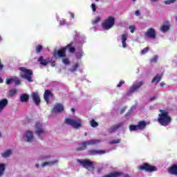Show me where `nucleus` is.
<instances>
[{"label": "nucleus", "mask_w": 177, "mask_h": 177, "mask_svg": "<svg viewBox=\"0 0 177 177\" xmlns=\"http://www.w3.org/2000/svg\"><path fill=\"white\" fill-rule=\"evenodd\" d=\"M160 113L158 114V122L162 127H168L172 121V118L169 116V113L162 109L160 110Z\"/></svg>", "instance_id": "obj_1"}, {"label": "nucleus", "mask_w": 177, "mask_h": 177, "mask_svg": "<svg viewBox=\"0 0 177 177\" xmlns=\"http://www.w3.org/2000/svg\"><path fill=\"white\" fill-rule=\"evenodd\" d=\"M19 71H21L19 74L21 78L27 80L28 82H32V70L27 69L24 67L19 68Z\"/></svg>", "instance_id": "obj_2"}, {"label": "nucleus", "mask_w": 177, "mask_h": 177, "mask_svg": "<svg viewBox=\"0 0 177 177\" xmlns=\"http://www.w3.org/2000/svg\"><path fill=\"white\" fill-rule=\"evenodd\" d=\"M99 143H100V140L92 139L84 141L81 144L82 146L76 149V151H84V150H86L88 146H95V145H99Z\"/></svg>", "instance_id": "obj_3"}, {"label": "nucleus", "mask_w": 177, "mask_h": 177, "mask_svg": "<svg viewBox=\"0 0 177 177\" xmlns=\"http://www.w3.org/2000/svg\"><path fill=\"white\" fill-rule=\"evenodd\" d=\"M65 124L70 125L73 128H75V129H78V128L82 127V120L80 118H76L75 120L66 118L65 119Z\"/></svg>", "instance_id": "obj_4"}, {"label": "nucleus", "mask_w": 177, "mask_h": 177, "mask_svg": "<svg viewBox=\"0 0 177 177\" xmlns=\"http://www.w3.org/2000/svg\"><path fill=\"white\" fill-rule=\"evenodd\" d=\"M138 169L139 171H145V172H156L158 169L149 163H144L138 167Z\"/></svg>", "instance_id": "obj_5"}, {"label": "nucleus", "mask_w": 177, "mask_h": 177, "mask_svg": "<svg viewBox=\"0 0 177 177\" xmlns=\"http://www.w3.org/2000/svg\"><path fill=\"white\" fill-rule=\"evenodd\" d=\"M115 23V19L111 16H109L102 24V28L105 30H110V28L114 26Z\"/></svg>", "instance_id": "obj_6"}, {"label": "nucleus", "mask_w": 177, "mask_h": 177, "mask_svg": "<svg viewBox=\"0 0 177 177\" xmlns=\"http://www.w3.org/2000/svg\"><path fill=\"white\" fill-rule=\"evenodd\" d=\"M78 161L80 164H81L84 168L88 169V171H93V169H95V165L93 164V162L89 160H79Z\"/></svg>", "instance_id": "obj_7"}, {"label": "nucleus", "mask_w": 177, "mask_h": 177, "mask_svg": "<svg viewBox=\"0 0 177 177\" xmlns=\"http://www.w3.org/2000/svg\"><path fill=\"white\" fill-rule=\"evenodd\" d=\"M66 56V51L65 47L59 49V50H55L53 54V57L54 59L57 60V59H63Z\"/></svg>", "instance_id": "obj_8"}, {"label": "nucleus", "mask_w": 177, "mask_h": 177, "mask_svg": "<svg viewBox=\"0 0 177 177\" xmlns=\"http://www.w3.org/2000/svg\"><path fill=\"white\" fill-rule=\"evenodd\" d=\"M142 85H143V81H140L137 84H133L130 87V90L127 92V96H131L132 93H135V92H136V91L139 89L142 86Z\"/></svg>", "instance_id": "obj_9"}, {"label": "nucleus", "mask_w": 177, "mask_h": 177, "mask_svg": "<svg viewBox=\"0 0 177 177\" xmlns=\"http://www.w3.org/2000/svg\"><path fill=\"white\" fill-rule=\"evenodd\" d=\"M30 96L36 106L41 104V97H39V93H38V92L32 93Z\"/></svg>", "instance_id": "obj_10"}, {"label": "nucleus", "mask_w": 177, "mask_h": 177, "mask_svg": "<svg viewBox=\"0 0 177 177\" xmlns=\"http://www.w3.org/2000/svg\"><path fill=\"white\" fill-rule=\"evenodd\" d=\"M145 35L148 38H151V39H156V30L150 28L145 32Z\"/></svg>", "instance_id": "obj_11"}, {"label": "nucleus", "mask_w": 177, "mask_h": 177, "mask_svg": "<svg viewBox=\"0 0 177 177\" xmlns=\"http://www.w3.org/2000/svg\"><path fill=\"white\" fill-rule=\"evenodd\" d=\"M88 156H102V154H106V151L104 150H96L90 149L87 151Z\"/></svg>", "instance_id": "obj_12"}, {"label": "nucleus", "mask_w": 177, "mask_h": 177, "mask_svg": "<svg viewBox=\"0 0 177 177\" xmlns=\"http://www.w3.org/2000/svg\"><path fill=\"white\" fill-rule=\"evenodd\" d=\"M168 174L177 176V164H173L167 168Z\"/></svg>", "instance_id": "obj_13"}, {"label": "nucleus", "mask_w": 177, "mask_h": 177, "mask_svg": "<svg viewBox=\"0 0 177 177\" xmlns=\"http://www.w3.org/2000/svg\"><path fill=\"white\" fill-rule=\"evenodd\" d=\"M124 124V122H120L117 124H115L112 126L109 129V131L110 133H114V132H116V131H118L121 127Z\"/></svg>", "instance_id": "obj_14"}, {"label": "nucleus", "mask_w": 177, "mask_h": 177, "mask_svg": "<svg viewBox=\"0 0 177 177\" xmlns=\"http://www.w3.org/2000/svg\"><path fill=\"white\" fill-rule=\"evenodd\" d=\"M53 94L49 90H46L44 94V99L47 104H49V97H52Z\"/></svg>", "instance_id": "obj_15"}, {"label": "nucleus", "mask_w": 177, "mask_h": 177, "mask_svg": "<svg viewBox=\"0 0 177 177\" xmlns=\"http://www.w3.org/2000/svg\"><path fill=\"white\" fill-rule=\"evenodd\" d=\"M36 134L37 136H41L42 133H44V129L42 128V125L39 122L36 123Z\"/></svg>", "instance_id": "obj_16"}, {"label": "nucleus", "mask_w": 177, "mask_h": 177, "mask_svg": "<svg viewBox=\"0 0 177 177\" xmlns=\"http://www.w3.org/2000/svg\"><path fill=\"white\" fill-rule=\"evenodd\" d=\"M28 100H30V95H28V94L24 93L21 95L19 97V102H21V103H27Z\"/></svg>", "instance_id": "obj_17"}, {"label": "nucleus", "mask_w": 177, "mask_h": 177, "mask_svg": "<svg viewBox=\"0 0 177 177\" xmlns=\"http://www.w3.org/2000/svg\"><path fill=\"white\" fill-rule=\"evenodd\" d=\"M64 110V106L62 104H57L53 107V111L55 113H62Z\"/></svg>", "instance_id": "obj_18"}, {"label": "nucleus", "mask_w": 177, "mask_h": 177, "mask_svg": "<svg viewBox=\"0 0 177 177\" xmlns=\"http://www.w3.org/2000/svg\"><path fill=\"white\" fill-rule=\"evenodd\" d=\"M137 125L140 131H143V129H145L147 126V123L145 120H140L138 122Z\"/></svg>", "instance_id": "obj_19"}, {"label": "nucleus", "mask_w": 177, "mask_h": 177, "mask_svg": "<svg viewBox=\"0 0 177 177\" xmlns=\"http://www.w3.org/2000/svg\"><path fill=\"white\" fill-rule=\"evenodd\" d=\"M8 101L6 98L0 100V113L2 111V110H3V109H5V107H6V106H8Z\"/></svg>", "instance_id": "obj_20"}, {"label": "nucleus", "mask_w": 177, "mask_h": 177, "mask_svg": "<svg viewBox=\"0 0 177 177\" xmlns=\"http://www.w3.org/2000/svg\"><path fill=\"white\" fill-rule=\"evenodd\" d=\"M164 75V74L161 73V74H157L151 80L152 84L154 82H156V84H158V82H160V81H161V78H162V76Z\"/></svg>", "instance_id": "obj_21"}, {"label": "nucleus", "mask_w": 177, "mask_h": 177, "mask_svg": "<svg viewBox=\"0 0 177 177\" xmlns=\"http://www.w3.org/2000/svg\"><path fill=\"white\" fill-rule=\"evenodd\" d=\"M26 138L27 139V142H31V140L34 139V134L32 133V131H27L26 132Z\"/></svg>", "instance_id": "obj_22"}, {"label": "nucleus", "mask_w": 177, "mask_h": 177, "mask_svg": "<svg viewBox=\"0 0 177 177\" xmlns=\"http://www.w3.org/2000/svg\"><path fill=\"white\" fill-rule=\"evenodd\" d=\"M37 62H41L40 64L41 66H48V64L49 63V58H48V59H44V57L43 56H40L37 60Z\"/></svg>", "instance_id": "obj_23"}, {"label": "nucleus", "mask_w": 177, "mask_h": 177, "mask_svg": "<svg viewBox=\"0 0 177 177\" xmlns=\"http://www.w3.org/2000/svg\"><path fill=\"white\" fill-rule=\"evenodd\" d=\"M66 48V50H68L70 53H75V48L73 47V42L68 44V45L64 47Z\"/></svg>", "instance_id": "obj_24"}, {"label": "nucleus", "mask_w": 177, "mask_h": 177, "mask_svg": "<svg viewBox=\"0 0 177 177\" xmlns=\"http://www.w3.org/2000/svg\"><path fill=\"white\" fill-rule=\"evenodd\" d=\"M55 164H57V160L50 161V162H44L41 164L42 168H45L47 165H55Z\"/></svg>", "instance_id": "obj_25"}, {"label": "nucleus", "mask_w": 177, "mask_h": 177, "mask_svg": "<svg viewBox=\"0 0 177 177\" xmlns=\"http://www.w3.org/2000/svg\"><path fill=\"white\" fill-rule=\"evenodd\" d=\"M11 154H12V150L8 149L7 151L1 153V157L3 158H8V157H10Z\"/></svg>", "instance_id": "obj_26"}, {"label": "nucleus", "mask_w": 177, "mask_h": 177, "mask_svg": "<svg viewBox=\"0 0 177 177\" xmlns=\"http://www.w3.org/2000/svg\"><path fill=\"white\" fill-rule=\"evenodd\" d=\"M15 81H16V76H14L10 79H6V84L7 85H10V84H13V82H15Z\"/></svg>", "instance_id": "obj_27"}, {"label": "nucleus", "mask_w": 177, "mask_h": 177, "mask_svg": "<svg viewBox=\"0 0 177 177\" xmlns=\"http://www.w3.org/2000/svg\"><path fill=\"white\" fill-rule=\"evenodd\" d=\"M160 30L162 32H167V31L169 30V25H162L160 27Z\"/></svg>", "instance_id": "obj_28"}, {"label": "nucleus", "mask_w": 177, "mask_h": 177, "mask_svg": "<svg viewBox=\"0 0 177 177\" xmlns=\"http://www.w3.org/2000/svg\"><path fill=\"white\" fill-rule=\"evenodd\" d=\"M90 125L92 127V128H96V127H99V123L95 121L94 119H92L90 121Z\"/></svg>", "instance_id": "obj_29"}, {"label": "nucleus", "mask_w": 177, "mask_h": 177, "mask_svg": "<svg viewBox=\"0 0 177 177\" xmlns=\"http://www.w3.org/2000/svg\"><path fill=\"white\" fill-rule=\"evenodd\" d=\"M129 130L133 131H139V127H138V124H131L129 126Z\"/></svg>", "instance_id": "obj_30"}, {"label": "nucleus", "mask_w": 177, "mask_h": 177, "mask_svg": "<svg viewBox=\"0 0 177 177\" xmlns=\"http://www.w3.org/2000/svg\"><path fill=\"white\" fill-rule=\"evenodd\" d=\"M3 172H5V165L0 163V176L3 175Z\"/></svg>", "instance_id": "obj_31"}, {"label": "nucleus", "mask_w": 177, "mask_h": 177, "mask_svg": "<svg viewBox=\"0 0 177 177\" xmlns=\"http://www.w3.org/2000/svg\"><path fill=\"white\" fill-rule=\"evenodd\" d=\"M120 142H121V140L120 139L113 140H111L109 142V145H117V144L120 143Z\"/></svg>", "instance_id": "obj_32"}, {"label": "nucleus", "mask_w": 177, "mask_h": 177, "mask_svg": "<svg viewBox=\"0 0 177 177\" xmlns=\"http://www.w3.org/2000/svg\"><path fill=\"white\" fill-rule=\"evenodd\" d=\"M43 47L41 45H38L36 46V52L37 53H41L42 52Z\"/></svg>", "instance_id": "obj_33"}, {"label": "nucleus", "mask_w": 177, "mask_h": 177, "mask_svg": "<svg viewBox=\"0 0 177 177\" xmlns=\"http://www.w3.org/2000/svg\"><path fill=\"white\" fill-rule=\"evenodd\" d=\"M176 0H167L163 2L165 5H171V3H174Z\"/></svg>", "instance_id": "obj_34"}, {"label": "nucleus", "mask_w": 177, "mask_h": 177, "mask_svg": "<svg viewBox=\"0 0 177 177\" xmlns=\"http://www.w3.org/2000/svg\"><path fill=\"white\" fill-rule=\"evenodd\" d=\"M158 60V57L157 55H155L153 58L150 59L151 63H157V61Z\"/></svg>", "instance_id": "obj_35"}, {"label": "nucleus", "mask_w": 177, "mask_h": 177, "mask_svg": "<svg viewBox=\"0 0 177 177\" xmlns=\"http://www.w3.org/2000/svg\"><path fill=\"white\" fill-rule=\"evenodd\" d=\"M17 90L16 89H11L10 91V96H15L16 95V93H17Z\"/></svg>", "instance_id": "obj_36"}, {"label": "nucleus", "mask_w": 177, "mask_h": 177, "mask_svg": "<svg viewBox=\"0 0 177 177\" xmlns=\"http://www.w3.org/2000/svg\"><path fill=\"white\" fill-rule=\"evenodd\" d=\"M150 48L149 47H145V48H143L141 51V55H146V53H147V52H149V50Z\"/></svg>", "instance_id": "obj_37"}, {"label": "nucleus", "mask_w": 177, "mask_h": 177, "mask_svg": "<svg viewBox=\"0 0 177 177\" xmlns=\"http://www.w3.org/2000/svg\"><path fill=\"white\" fill-rule=\"evenodd\" d=\"M62 63L65 65L70 64V60L68 58H62Z\"/></svg>", "instance_id": "obj_38"}, {"label": "nucleus", "mask_w": 177, "mask_h": 177, "mask_svg": "<svg viewBox=\"0 0 177 177\" xmlns=\"http://www.w3.org/2000/svg\"><path fill=\"white\" fill-rule=\"evenodd\" d=\"M15 82V85L16 86H17V85H21V82L20 81V80L17 79V77H15V80L14 81Z\"/></svg>", "instance_id": "obj_39"}, {"label": "nucleus", "mask_w": 177, "mask_h": 177, "mask_svg": "<svg viewBox=\"0 0 177 177\" xmlns=\"http://www.w3.org/2000/svg\"><path fill=\"white\" fill-rule=\"evenodd\" d=\"M99 21H100V17H97L95 18V19H94L93 21H92V24L95 25V24H97V23H99Z\"/></svg>", "instance_id": "obj_40"}, {"label": "nucleus", "mask_w": 177, "mask_h": 177, "mask_svg": "<svg viewBox=\"0 0 177 177\" xmlns=\"http://www.w3.org/2000/svg\"><path fill=\"white\" fill-rule=\"evenodd\" d=\"M127 34L122 35V42H127Z\"/></svg>", "instance_id": "obj_41"}, {"label": "nucleus", "mask_w": 177, "mask_h": 177, "mask_svg": "<svg viewBox=\"0 0 177 177\" xmlns=\"http://www.w3.org/2000/svg\"><path fill=\"white\" fill-rule=\"evenodd\" d=\"M46 158H50V156H41L39 160L42 161L46 160Z\"/></svg>", "instance_id": "obj_42"}, {"label": "nucleus", "mask_w": 177, "mask_h": 177, "mask_svg": "<svg viewBox=\"0 0 177 177\" xmlns=\"http://www.w3.org/2000/svg\"><path fill=\"white\" fill-rule=\"evenodd\" d=\"M84 54L83 52H80L76 53V57L77 59H81L82 57V55Z\"/></svg>", "instance_id": "obj_43"}, {"label": "nucleus", "mask_w": 177, "mask_h": 177, "mask_svg": "<svg viewBox=\"0 0 177 177\" xmlns=\"http://www.w3.org/2000/svg\"><path fill=\"white\" fill-rule=\"evenodd\" d=\"M124 84H125V81L120 80V82L117 85L118 88H121Z\"/></svg>", "instance_id": "obj_44"}, {"label": "nucleus", "mask_w": 177, "mask_h": 177, "mask_svg": "<svg viewBox=\"0 0 177 177\" xmlns=\"http://www.w3.org/2000/svg\"><path fill=\"white\" fill-rule=\"evenodd\" d=\"M129 30H130L131 32L133 33V32H135L136 28L135 27V26H130Z\"/></svg>", "instance_id": "obj_45"}, {"label": "nucleus", "mask_w": 177, "mask_h": 177, "mask_svg": "<svg viewBox=\"0 0 177 177\" xmlns=\"http://www.w3.org/2000/svg\"><path fill=\"white\" fill-rule=\"evenodd\" d=\"M78 67H80V65H78V64H75L72 68V71H76Z\"/></svg>", "instance_id": "obj_46"}, {"label": "nucleus", "mask_w": 177, "mask_h": 177, "mask_svg": "<svg viewBox=\"0 0 177 177\" xmlns=\"http://www.w3.org/2000/svg\"><path fill=\"white\" fill-rule=\"evenodd\" d=\"M131 113H132V111H129L125 114L124 117H125L126 118H128V117H129V116L131 115Z\"/></svg>", "instance_id": "obj_47"}, {"label": "nucleus", "mask_w": 177, "mask_h": 177, "mask_svg": "<svg viewBox=\"0 0 177 177\" xmlns=\"http://www.w3.org/2000/svg\"><path fill=\"white\" fill-rule=\"evenodd\" d=\"M91 8L93 9V12H96V5L95 3L91 4Z\"/></svg>", "instance_id": "obj_48"}, {"label": "nucleus", "mask_w": 177, "mask_h": 177, "mask_svg": "<svg viewBox=\"0 0 177 177\" xmlns=\"http://www.w3.org/2000/svg\"><path fill=\"white\" fill-rule=\"evenodd\" d=\"M59 24H60V26H64V24H66V20L62 19V20L59 21Z\"/></svg>", "instance_id": "obj_49"}, {"label": "nucleus", "mask_w": 177, "mask_h": 177, "mask_svg": "<svg viewBox=\"0 0 177 177\" xmlns=\"http://www.w3.org/2000/svg\"><path fill=\"white\" fill-rule=\"evenodd\" d=\"M136 16H140V11L137 10L135 12Z\"/></svg>", "instance_id": "obj_50"}, {"label": "nucleus", "mask_w": 177, "mask_h": 177, "mask_svg": "<svg viewBox=\"0 0 177 177\" xmlns=\"http://www.w3.org/2000/svg\"><path fill=\"white\" fill-rule=\"evenodd\" d=\"M122 44L124 48H127V41H122Z\"/></svg>", "instance_id": "obj_51"}, {"label": "nucleus", "mask_w": 177, "mask_h": 177, "mask_svg": "<svg viewBox=\"0 0 177 177\" xmlns=\"http://www.w3.org/2000/svg\"><path fill=\"white\" fill-rule=\"evenodd\" d=\"M56 66V62L53 61L51 62V67H55Z\"/></svg>", "instance_id": "obj_52"}, {"label": "nucleus", "mask_w": 177, "mask_h": 177, "mask_svg": "<svg viewBox=\"0 0 177 177\" xmlns=\"http://www.w3.org/2000/svg\"><path fill=\"white\" fill-rule=\"evenodd\" d=\"M160 86H161V88H164V86H165V83L164 82H162L160 83Z\"/></svg>", "instance_id": "obj_53"}, {"label": "nucleus", "mask_w": 177, "mask_h": 177, "mask_svg": "<svg viewBox=\"0 0 177 177\" xmlns=\"http://www.w3.org/2000/svg\"><path fill=\"white\" fill-rule=\"evenodd\" d=\"M156 99H157V97L154 96L150 98V101L153 102V100H156Z\"/></svg>", "instance_id": "obj_54"}, {"label": "nucleus", "mask_w": 177, "mask_h": 177, "mask_svg": "<svg viewBox=\"0 0 177 177\" xmlns=\"http://www.w3.org/2000/svg\"><path fill=\"white\" fill-rule=\"evenodd\" d=\"M122 177H131L129 174H123L122 175Z\"/></svg>", "instance_id": "obj_55"}, {"label": "nucleus", "mask_w": 177, "mask_h": 177, "mask_svg": "<svg viewBox=\"0 0 177 177\" xmlns=\"http://www.w3.org/2000/svg\"><path fill=\"white\" fill-rule=\"evenodd\" d=\"M124 113H125V109H122L120 114H124Z\"/></svg>", "instance_id": "obj_56"}, {"label": "nucleus", "mask_w": 177, "mask_h": 177, "mask_svg": "<svg viewBox=\"0 0 177 177\" xmlns=\"http://www.w3.org/2000/svg\"><path fill=\"white\" fill-rule=\"evenodd\" d=\"M70 15H71V17L72 19H74V13L71 12Z\"/></svg>", "instance_id": "obj_57"}, {"label": "nucleus", "mask_w": 177, "mask_h": 177, "mask_svg": "<svg viewBox=\"0 0 177 177\" xmlns=\"http://www.w3.org/2000/svg\"><path fill=\"white\" fill-rule=\"evenodd\" d=\"M71 111L74 113H75V109L74 108H72Z\"/></svg>", "instance_id": "obj_58"}, {"label": "nucleus", "mask_w": 177, "mask_h": 177, "mask_svg": "<svg viewBox=\"0 0 177 177\" xmlns=\"http://www.w3.org/2000/svg\"><path fill=\"white\" fill-rule=\"evenodd\" d=\"M151 2H158V0H150Z\"/></svg>", "instance_id": "obj_59"}, {"label": "nucleus", "mask_w": 177, "mask_h": 177, "mask_svg": "<svg viewBox=\"0 0 177 177\" xmlns=\"http://www.w3.org/2000/svg\"><path fill=\"white\" fill-rule=\"evenodd\" d=\"M35 167H36V168H39V164H36Z\"/></svg>", "instance_id": "obj_60"}, {"label": "nucleus", "mask_w": 177, "mask_h": 177, "mask_svg": "<svg viewBox=\"0 0 177 177\" xmlns=\"http://www.w3.org/2000/svg\"><path fill=\"white\" fill-rule=\"evenodd\" d=\"M2 137V134H1V133H0V138H1Z\"/></svg>", "instance_id": "obj_61"}, {"label": "nucleus", "mask_w": 177, "mask_h": 177, "mask_svg": "<svg viewBox=\"0 0 177 177\" xmlns=\"http://www.w3.org/2000/svg\"><path fill=\"white\" fill-rule=\"evenodd\" d=\"M96 1V2H99V0H95Z\"/></svg>", "instance_id": "obj_62"}, {"label": "nucleus", "mask_w": 177, "mask_h": 177, "mask_svg": "<svg viewBox=\"0 0 177 177\" xmlns=\"http://www.w3.org/2000/svg\"><path fill=\"white\" fill-rule=\"evenodd\" d=\"M85 136H86V133H85Z\"/></svg>", "instance_id": "obj_63"}, {"label": "nucleus", "mask_w": 177, "mask_h": 177, "mask_svg": "<svg viewBox=\"0 0 177 177\" xmlns=\"http://www.w3.org/2000/svg\"><path fill=\"white\" fill-rule=\"evenodd\" d=\"M133 2H135V1H136V0H133Z\"/></svg>", "instance_id": "obj_64"}]
</instances>
